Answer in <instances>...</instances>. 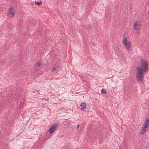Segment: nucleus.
Instances as JSON below:
<instances>
[{
	"label": "nucleus",
	"mask_w": 149,
	"mask_h": 149,
	"mask_svg": "<svg viewBox=\"0 0 149 149\" xmlns=\"http://www.w3.org/2000/svg\"><path fill=\"white\" fill-rule=\"evenodd\" d=\"M119 149H122V146L121 145H120L119 146Z\"/></svg>",
	"instance_id": "13"
},
{
	"label": "nucleus",
	"mask_w": 149,
	"mask_h": 149,
	"mask_svg": "<svg viewBox=\"0 0 149 149\" xmlns=\"http://www.w3.org/2000/svg\"><path fill=\"white\" fill-rule=\"evenodd\" d=\"M42 65V63L41 62H38L37 63V66L40 67Z\"/></svg>",
	"instance_id": "9"
},
{
	"label": "nucleus",
	"mask_w": 149,
	"mask_h": 149,
	"mask_svg": "<svg viewBox=\"0 0 149 149\" xmlns=\"http://www.w3.org/2000/svg\"><path fill=\"white\" fill-rule=\"evenodd\" d=\"M141 23L140 22L136 21L134 25V29L136 30H139L140 29Z\"/></svg>",
	"instance_id": "5"
},
{
	"label": "nucleus",
	"mask_w": 149,
	"mask_h": 149,
	"mask_svg": "<svg viewBox=\"0 0 149 149\" xmlns=\"http://www.w3.org/2000/svg\"><path fill=\"white\" fill-rule=\"evenodd\" d=\"M120 57L121 58V60L122 62L124 61L126 62V60L125 58V57L122 53H121L120 54Z\"/></svg>",
	"instance_id": "7"
},
{
	"label": "nucleus",
	"mask_w": 149,
	"mask_h": 149,
	"mask_svg": "<svg viewBox=\"0 0 149 149\" xmlns=\"http://www.w3.org/2000/svg\"><path fill=\"white\" fill-rule=\"evenodd\" d=\"M140 65L141 66H138L137 68L136 72V79L138 82H141L143 80L144 74L143 72H146L148 70V63L147 60L141 59Z\"/></svg>",
	"instance_id": "1"
},
{
	"label": "nucleus",
	"mask_w": 149,
	"mask_h": 149,
	"mask_svg": "<svg viewBox=\"0 0 149 149\" xmlns=\"http://www.w3.org/2000/svg\"><path fill=\"white\" fill-rule=\"evenodd\" d=\"M82 77L80 76V77L81 78H82Z\"/></svg>",
	"instance_id": "16"
},
{
	"label": "nucleus",
	"mask_w": 149,
	"mask_h": 149,
	"mask_svg": "<svg viewBox=\"0 0 149 149\" xmlns=\"http://www.w3.org/2000/svg\"><path fill=\"white\" fill-rule=\"evenodd\" d=\"M58 125L57 124H54L52 126L49 130V132L50 134H52L56 130V128Z\"/></svg>",
	"instance_id": "4"
},
{
	"label": "nucleus",
	"mask_w": 149,
	"mask_h": 149,
	"mask_svg": "<svg viewBox=\"0 0 149 149\" xmlns=\"http://www.w3.org/2000/svg\"><path fill=\"white\" fill-rule=\"evenodd\" d=\"M35 3L36 4H37L38 5H41V4L42 3V2L41 1H40V2L35 1Z\"/></svg>",
	"instance_id": "11"
},
{
	"label": "nucleus",
	"mask_w": 149,
	"mask_h": 149,
	"mask_svg": "<svg viewBox=\"0 0 149 149\" xmlns=\"http://www.w3.org/2000/svg\"><path fill=\"white\" fill-rule=\"evenodd\" d=\"M79 127V125L78 124L77 126V129H78Z\"/></svg>",
	"instance_id": "15"
},
{
	"label": "nucleus",
	"mask_w": 149,
	"mask_h": 149,
	"mask_svg": "<svg viewBox=\"0 0 149 149\" xmlns=\"http://www.w3.org/2000/svg\"><path fill=\"white\" fill-rule=\"evenodd\" d=\"M81 109H84L86 108V105L85 102H83L81 103L80 105Z\"/></svg>",
	"instance_id": "8"
},
{
	"label": "nucleus",
	"mask_w": 149,
	"mask_h": 149,
	"mask_svg": "<svg viewBox=\"0 0 149 149\" xmlns=\"http://www.w3.org/2000/svg\"><path fill=\"white\" fill-rule=\"evenodd\" d=\"M128 37V36L127 35H125L123 39V43L127 49L129 51H131L132 49L131 47V43L130 41L127 40Z\"/></svg>",
	"instance_id": "2"
},
{
	"label": "nucleus",
	"mask_w": 149,
	"mask_h": 149,
	"mask_svg": "<svg viewBox=\"0 0 149 149\" xmlns=\"http://www.w3.org/2000/svg\"><path fill=\"white\" fill-rule=\"evenodd\" d=\"M149 127V119H147L143 125L142 126L141 130L139 132L140 134H144L148 130Z\"/></svg>",
	"instance_id": "3"
},
{
	"label": "nucleus",
	"mask_w": 149,
	"mask_h": 149,
	"mask_svg": "<svg viewBox=\"0 0 149 149\" xmlns=\"http://www.w3.org/2000/svg\"><path fill=\"white\" fill-rule=\"evenodd\" d=\"M137 31L136 32V33L138 34H139L140 33V31L139 30H137Z\"/></svg>",
	"instance_id": "14"
},
{
	"label": "nucleus",
	"mask_w": 149,
	"mask_h": 149,
	"mask_svg": "<svg viewBox=\"0 0 149 149\" xmlns=\"http://www.w3.org/2000/svg\"><path fill=\"white\" fill-rule=\"evenodd\" d=\"M101 92V93L103 94H105L106 93V91L104 89H102Z\"/></svg>",
	"instance_id": "10"
},
{
	"label": "nucleus",
	"mask_w": 149,
	"mask_h": 149,
	"mask_svg": "<svg viewBox=\"0 0 149 149\" xmlns=\"http://www.w3.org/2000/svg\"><path fill=\"white\" fill-rule=\"evenodd\" d=\"M56 69V68L55 67H53L52 69H51V70L52 71V72H53Z\"/></svg>",
	"instance_id": "12"
},
{
	"label": "nucleus",
	"mask_w": 149,
	"mask_h": 149,
	"mask_svg": "<svg viewBox=\"0 0 149 149\" xmlns=\"http://www.w3.org/2000/svg\"><path fill=\"white\" fill-rule=\"evenodd\" d=\"M15 10L14 8H10L9 10V12L8 14V15L10 18H12L14 15V13L13 11Z\"/></svg>",
	"instance_id": "6"
}]
</instances>
